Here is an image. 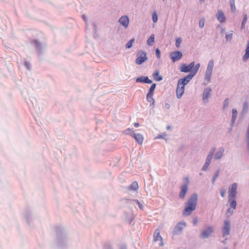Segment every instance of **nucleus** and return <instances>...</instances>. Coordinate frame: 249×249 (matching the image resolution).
Wrapping results in <instances>:
<instances>
[{
    "label": "nucleus",
    "instance_id": "nucleus-50",
    "mask_svg": "<svg viewBox=\"0 0 249 249\" xmlns=\"http://www.w3.org/2000/svg\"><path fill=\"white\" fill-rule=\"evenodd\" d=\"M200 0V1H203L204 0Z\"/></svg>",
    "mask_w": 249,
    "mask_h": 249
},
{
    "label": "nucleus",
    "instance_id": "nucleus-28",
    "mask_svg": "<svg viewBox=\"0 0 249 249\" xmlns=\"http://www.w3.org/2000/svg\"><path fill=\"white\" fill-rule=\"evenodd\" d=\"M156 84H153L150 88L149 89V91H148V94H153V93H154V90L155 89V88H156Z\"/></svg>",
    "mask_w": 249,
    "mask_h": 249
},
{
    "label": "nucleus",
    "instance_id": "nucleus-32",
    "mask_svg": "<svg viewBox=\"0 0 249 249\" xmlns=\"http://www.w3.org/2000/svg\"><path fill=\"white\" fill-rule=\"evenodd\" d=\"M182 39L180 37L177 38L176 40V46L178 48L180 47V44L181 43Z\"/></svg>",
    "mask_w": 249,
    "mask_h": 249
},
{
    "label": "nucleus",
    "instance_id": "nucleus-24",
    "mask_svg": "<svg viewBox=\"0 0 249 249\" xmlns=\"http://www.w3.org/2000/svg\"><path fill=\"white\" fill-rule=\"evenodd\" d=\"M133 128H128L125 130L124 131V133L126 135H130L132 137H133Z\"/></svg>",
    "mask_w": 249,
    "mask_h": 249
},
{
    "label": "nucleus",
    "instance_id": "nucleus-20",
    "mask_svg": "<svg viewBox=\"0 0 249 249\" xmlns=\"http://www.w3.org/2000/svg\"><path fill=\"white\" fill-rule=\"evenodd\" d=\"M153 77L154 80L157 81H160L162 79V77L160 75L159 71H156L154 73H153Z\"/></svg>",
    "mask_w": 249,
    "mask_h": 249
},
{
    "label": "nucleus",
    "instance_id": "nucleus-6",
    "mask_svg": "<svg viewBox=\"0 0 249 249\" xmlns=\"http://www.w3.org/2000/svg\"><path fill=\"white\" fill-rule=\"evenodd\" d=\"M186 184L181 186V191L179 193V196L182 199H184L185 196L188 191V184L189 183V179L188 178H186Z\"/></svg>",
    "mask_w": 249,
    "mask_h": 249
},
{
    "label": "nucleus",
    "instance_id": "nucleus-14",
    "mask_svg": "<svg viewBox=\"0 0 249 249\" xmlns=\"http://www.w3.org/2000/svg\"><path fill=\"white\" fill-rule=\"evenodd\" d=\"M119 22L125 28H126L129 24V18L127 16H123L119 19Z\"/></svg>",
    "mask_w": 249,
    "mask_h": 249
},
{
    "label": "nucleus",
    "instance_id": "nucleus-41",
    "mask_svg": "<svg viewBox=\"0 0 249 249\" xmlns=\"http://www.w3.org/2000/svg\"><path fill=\"white\" fill-rule=\"evenodd\" d=\"M162 138V137L161 135H159V136H157V138H158V139H160V138Z\"/></svg>",
    "mask_w": 249,
    "mask_h": 249
},
{
    "label": "nucleus",
    "instance_id": "nucleus-27",
    "mask_svg": "<svg viewBox=\"0 0 249 249\" xmlns=\"http://www.w3.org/2000/svg\"><path fill=\"white\" fill-rule=\"evenodd\" d=\"M230 6L231 8V10L232 12H235L236 10L235 5V0H230Z\"/></svg>",
    "mask_w": 249,
    "mask_h": 249
},
{
    "label": "nucleus",
    "instance_id": "nucleus-46",
    "mask_svg": "<svg viewBox=\"0 0 249 249\" xmlns=\"http://www.w3.org/2000/svg\"><path fill=\"white\" fill-rule=\"evenodd\" d=\"M83 18H84V20H85L86 18H85V17H84V16H83Z\"/></svg>",
    "mask_w": 249,
    "mask_h": 249
},
{
    "label": "nucleus",
    "instance_id": "nucleus-1",
    "mask_svg": "<svg viewBox=\"0 0 249 249\" xmlns=\"http://www.w3.org/2000/svg\"><path fill=\"white\" fill-rule=\"evenodd\" d=\"M197 196L196 194H193L188 199L186 203V207L183 212V215L184 216L189 215L194 211L196 206Z\"/></svg>",
    "mask_w": 249,
    "mask_h": 249
},
{
    "label": "nucleus",
    "instance_id": "nucleus-43",
    "mask_svg": "<svg viewBox=\"0 0 249 249\" xmlns=\"http://www.w3.org/2000/svg\"><path fill=\"white\" fill-rule=\"evenodd\" d=\"M167 128L168 129H170V127L169 126H167Z\"/></svg>",
    "mask_w": 249,
    "mask_h": 249
},
{
    "label": "nucleus",
    "instance_id": "nucleus-4",
    "mask_svg": "<svg viewBox=\"0 0 249 249\" xmlns=\"http://www.w3.org/2000/svg\"><path fill=\"white\" fill-rule=\"evenodd\" d=\"M213 65H214L213 60H210L208 63V66L207 68V70L206 71V74H205V78L208 80H210V78H211V75L212 73V71H213Z\"/></svg>",
    "mask_w": 249,
    "mask_h": 249
},
{
    "label": "nucleus",
    "instance_id": "nucleus-29",
    "mask_svg": "<svg viewBox=\"0 0 249 249\" xmlns=\"http://www.w3.org/2000/svg\"><path fill=\"white\" fill-rule=\"evenodd\" d=\"M134 38H132L130 40L126 45V48L129 49L132 47L133 43L134 42Z\"/></svg>",
    "mask_w": 249,
    "mask_h": 249
},
{
    "label": "nucleus",
    "instance_id": "nucleus-16",
    "mask_svg": "<svg viewBox=\"0 0 249 249\" xmlns=\"http://www.w3.org/2000/svg\"><path fill=\"white\" fill-rule=\"evenodd\" d=\"M217 20L220 23L225 22L226 21V17H225L224 14L222 10H218L217 15L216 16Z\"/></svg>",
    "mask_w": 249,
    "mask_h": 249
},
{
    "label": "nucleus",
    "instance_id": "nucleus-45",
    "mask_svg": "<svg viewBox=\"0 0 249 249\" xmlns=\"http://www.w3.org/2000/svg\"><path fill=\"white\" fill-rule=\"evenodd\" d=\"M83 18H84V20H85L86 18H85V17H84V16H83Z\"/></svg>",
    "mask_w": 249,
    "mask_h": 249
},
{
    "label": "nucleus",
    "instance_id": "nucleus-18",
    "mask_svg": "<svg viewBox=\"0 0 249 249\" xmlns=\"http://www.w3.org/2000/svg\"><path fill=\"white\" fill-rule=\"evenodd\" d=\"M137 82H143L147 84L152 83V81L151 80L148 78V77H141L136 79Z\"/></svg>",
    "mask_w": 249,
    "mask_h": 249
},
{
    "label": "nucleus",
    "instance_id": "nucleus-12",
    "mask_svg": "<svg viewBox=\"0 0 249 249\" xmlns=\"http://www.w3.org/2000/svg\"><path fill=\"white\" fill-rule=\"evenodd\" d=\"M214 152V149H213V151L208 155L207 158L206 160L205 164L204 165V166L202 168V169L203 170H206L207 169L208 166H209V165L211 163Z\"/></svg>",
    "mask_w": 249,
    "mask_h": 249
},
{
    "label": "nucleus",
    "instance_id": "nucleus-42",
    "mask_svg": "<svg viewBox=\"0 0 249 249\" xmlns=\"http://www.w3.org/2000/svg\"><path fill=\"white\" fill-rule=\"evenodd\" d=\"M225 105L227 103H228V99H227L225 101Z\"/></svg>",
    "mask_w": 249,
    "mask_h": 249
},
{
    "label": "nucleus",
    "instance_id": "nucleus-7",
    "mask_svg": "<svg viewBox=\"0 0 249 249\" xmlns=\"http://www.w3.org/2000/svg\"><path fill=\"white\" fill-rule=\"evenodd\" d=\"M237 189V184L236 183H233L231 187L229 188V199L230 201L231 199H233L236 195Z\"/></svg>",
    "mask_w": 249,
    "mask_h": 249
},
{
    "label": "nucleus",
    "instance_id": "nucleus-30",
    "mask_svg": "<svg viewBox=\"0 0 249 249\" xmlns=\"http://www.w3.org/2000/svg\"><path fill=\"white\" fill-rule=\"evenodd\" d=\"M152 96L153 94H149L147 93L146 98L148 102L152 103V104H153L154 103V100Z\"/></svg>",
    "mask_w": 249,
    "mask_h": 249
},
{
    "label": "nucleus",
    "instance_id": "nucleus-22",
    "mask_svg": "<svg viewBox=\"0 0 249 249\" xmlns=\"http://www.w3.org/2000/svg\"><path fill=\"white\" fill-rule=\"evenodd\" d=\"M129 189L131 191H136L139 188L138 183L136 181L133 182L129 186Z\"/></svg>",
    "mask_w": 249,
    "mask_h": 249
},
{
    "label": "nucleus",
    "instance_id": "nucleus-34",
    "mask_svg": "<svg viewBox=\"0 0 249 249\" xmlns=\"http://www.w3.org/2000/svg\"><path fill=\"white\" fill-rule=\"evenodd\" d=\"M232 31H231L229 34L226 35V38L227 40H231L232 37Z\"/></svg>",
    "mask_w": 249,
    "mask_h": 249
},
{
    "label": "nucleus",
    "instance_id": "nucleus-11",
    "mask_svg": "<svg viewBox=\"0 0 249 249\" xmlns=\"http://www.w3.org/2000/svg\"><path fill=\"white\" fill-rule=\"evenodd\" d=\"M213 231V230L212 227H207L205 230L202 231L200 236L202 238L208 237L211 235Z\"/></svg>",
    "mask_w": 249,
    "mask_h": 249
},
{
    "label": "nucleus",
    "instance_id": "nucleus-44",
    "mask_svg": "<svg viewBox=\"0 0 249 249\" xmlns=\"http://www.w3.org/2000/svg\"><path fill=\"white\" fill-rule=\"evenodd\" d=\"M83 18H84V20H85L86 18H85V17H84V16H83Z\"/></svg>",
    "mask_w": 249,
    "mask_h": 249
},
{
    "label": "nucleus",
    "instance_id": "nucleus-13",
    "mask_svg": "<svg viewBox=\"0 0 249 249\" xmlns=\"http://www.w3.org/2000/svg\"><path fill=\"white\" fill-rule=\"evenodd\" d=\"M186 226L184 222L178 223L175 227L174 232L175 234H178V232H181L183 228Z\"/></svg>",
    "mask_w": 249,
    "mask_h": 249
},
{
    "label": "nucleus",
    "instance_id": "nucleus-25",
    "mask_svg": "<svg viewBox=\"0 0 249 249\" xmlns=\"http://www.w3.org/2000/svg\"><path fill=\"white\" fill-rule=\"evenodd\" d=\"M154 35H152L150 36L149 37V38L147 40V43L148 45L151 46L152 45V43L154 41Z\"/></svg>",
    "mask_w": 249,
    "mask_h": 249
},
{
    "label": "nucleus",
    "instance_id": "nucleus-36",
    "mask_svg": "<svg viewBox=\"0 0 249 249\" xmlns=\"http://www.w3.org/2000/svg\"><path fill=\"white\" fill-rule=\"evenodd\" d=\"M156 55L157 58H160V52L159 49H157L156 50Z\"/></svg>",
    "mask_w": 249,
    "mask_h": 249
},
{
    "label": "nucleus",
    "instance_id": "nucleus-33",
    "mask_svg": "<svg viewBox=\"0 0 249 249\" xmlns=\"http://www.w3.org/2000/svg\"><path fill=\"white\" fill-rule=\"evenodd\" d=\"M205 24V19L204 18H201L200 19L199 21V26L200 28H203Z\"/></svg>",
    "mask_w": 249,
    "mask_h": 249
},
{
    "label": "nucleus",
    "instance_id": "nucleus-38",
    "mask_svg": "<svg viewBox=\"0 0 249 249\" xmlns=\"http://www.w3.org/2000/svg\"><path fill=\"white\" fill-rule=\"evenodd\" d=\"M193 222H194V225H196L197 223V218H195L193 220Z\"/></svg>",
    "mask_w": 249,
    "mask_h": 249
},
{
    "label": "nucleus",
    "instance_id": "nucleus-21",
    "mask_svg": "<svg viewBox=\"0 0 249 249\" xmlns=\"http://www.w3.org/2000/svg\"><path fill=\"white\" fill-rule=\"evenodd\" d=\"M211 91V89L210 88H207L205 89L203 92V100H207L210 94V92Z\"/></svg>",
    "mask_w": 249,
    "mask_h": 249
},
{
    "label": "nucleus",
    "instance_id": "nucleus-48",
    "mask_svg": "<svg viewBox=\"0 0 249 249\" xmlns=\"http://www.w3.org/2000/svg\"><path fill=\"white\" fill-rule=\"evenodd\" d=\"M139 206H140V208H141V205L139 204Z\"/></svg>",
    "mask_w": 249,
    "mask_h": 249
},
{
    "label": "nucleus",
    "instance_id": "nucleus-37",
    "mask_svg": "<svg viewBox=\"0 0 249 249\" xmlns=\"http://www.w3.org/2000/svg\"><path fill=\"white\" fill-rule=\"evenodd\" d=\"M226 194V190L222 189L220 191V194L222 197H224Z\"/></svg>",
    "mask_w": 249,
    "mask_h": 249
},
{
    "label": "nucleus",
    "instance_id": "nucleus-49",
    "mask_svg": "<svg viewBox=\"0 0 249 249\" xmlns=\"http://www.w3.org/2000/svg\"><path fill=\"white\" fill-rule=\"evenodd\" d=\"M139 206H140V208H141V205L139 204Z\"/></svg>",
    "mask_w": 249,
    "mask_h": 249
},
{
    "label": "nucleus",
    "instance_id": "nucleus-9",
    "mask_svg": "<svg viewBox=\"0 0 249 249\" xmlns=\"http://www.w3.org/2000/svg\"><path fill=\"white\" fill-rule=\"evenodd\" d=\"M154 240L155 242H159V246H162L163 245L162 238L160 235L159 230H156L154 233Z\"/></svg>",
    "mask_w": 249,
    "mask_h": 249
},
{
    "label": "nucleus",
    "instance_id": "nucleus-26",
    "mask_svg": "<svg viewBox=\"0 0 249 249\" xmlns=\"http://www.w3.org/2000/svg\"><path fill=\"white\" fill-rule=\"evenodd\" d=\"M223 151L224 150L223 149H220V150L218 152H217L215 155L214 158L215 159H220L222 156Z\"/></svg>",
    "mask_w": 249,
    "mask_h": 249
},
{
    "label": "nucleus",
    "instance_id": "nucleus-5",
    "mask_svg": "<svg viewBox=\"0 0 249 249\" xmlns=\"http://www.w3.org/2000/svg\"><path fill=\"white\" fill-rule=\"evenodd\" d=\"M195 62H192L190 63L188 65H186L185 64H183L180 68V70L181 72H188L190 71L191 72L195 68Z\"/></svg>",
    "mask_w": 249,
    "mask_h": 249
},
{
    "label": "nucleus",
    "instance_id": "nucleus-19",
    "mask_svg": "<svg viewBox=\"0 0 249 249\" xmlns=\"http://www.w3.org/2000/svg\"><path fill=\"white\" fill-rule=\"evenodd\" d=\"M229 202L230 203V208L227 210V213H231V209H232V210H233L236 208V202L235 200L232 199L230 201L229 200Z\"/></svg>",
    "mask_w": 249,
    "mask_h": 249
},
{
    "label": "nucleus",
    "instance_id": "nucleus-39",
    "mask_svg": "<svg viewBox=\"0 0 249 249\" xmlns=\"http://www.w3.org/2000/svg\"><path fill=\"white\" fill-rule=\"evenodd\" d=\"M134 126L135 127H137L139 126V124L138 123H134Z\"/></svg>",
    "mask_w": 249,
    "mask_h": 249
},
{
    "label": "nucleus",
    "instance_id": "nucleus-17",
    "mask_svg": "<svg viewBox=\"0 0 249 249\" xmlns=\"http://www.w3.org/2000/svg\"><path fill=\"white\" fill-rule=\"evenodd\" d=\"M139 144H142L143 141V136L139 133L134 134L133 137Z\"/></svg>",
    "mask_w": 249,
    "mask_h": 249
},
{
    "label": "nucleus",
    "instance_id": "nucleus-10",
    "mask_svg": "<svg viewBox=\"0 0 249 249\" xmlns=\"http://www.w3.org/2000/svg\"><path fill=\"white\" fill-rule=\"evenodd\" d=\"M230 224L228 220L224 221V225L222 228V232L223 236L228 235L230 233Z\"/></svg>",
    "mask_w": 249,
    "mask_h": 249
},
{
    "label": "nucleus",
    "instance_id": "nucleus-23",
    "mask_svg": "<svg viewBox=\"0 0 249 249\" xmlns=\"http://www.w3.org/2000/svg\"><path fill=\"white\" fill-rule=\"evenodd\" d=\"M249 58V40L248 42L247 46L246 49V53L243 57V58L245 60H247Z\"/></svg>",
    "mask_w": 249,
    "mask_h": 249
},
{
    "label": "nucleus",
    "instance_id": "nucleus-8",
    "mask_svg": "<svg viewBox=\"0 0 249 249\" xmlns=\"http://www.w3.org/2000/svg\"><path fill=\"white\" fill-rule=\"evenodd\" d=\"M170 56L172 61L174 62L180 59L182 57V54L180 51H175L172 52Z\"/></svg>",
    "mask_w": 249,
    "mask_h": 249
},
{
    "label": "nucleus",
    "instance_id": "nucleus-40",
    "mask_svg": "<svg viewBox=\"0 0 249 249\" xmlns=\"http://www.w3.org/2000/svg\"><path fill=\"white\" fill-rule=\"evenodd\" d=\"M232 113H233V114H235L236 113V110L234 109H232Z\"/></svg>",
    "mask_w": 249,
    "mask_h": 249
},
{
    "label": "nucleus",
    "instance_id": "nucleus-2",
    "mask_svg": "<svg viewBox=\"0 0 249 249\" xmlns=\"http://www.w3.org/2000/svg\"><path fill=\"white\" fill-rule=\"evenodd\" d=\"M200 68V64L197 63L195 65V68L191 72L183 78H181L178 80V84L183 88L186 85L196 74Z\"/></svg>",
    "mask_w": 249,
    "mask_h": 249
},
{
    "label": "nucleus",
    "instance_id": "nucleus-35",
    "mask_svg": "<svg viewBox=\"0 0 249 249\" xmlns=\"http://www.w3.org/2000/svg\"><path fill=\"white\" fill-rule=\"evenodd\" d=\"M247 20V15L246 14H245L244 15V18H243V20L242 23V27L243 26H244Z\"/></svg>",
    "mask_w": 249,
    "mask_h": 249
},
{
    "label": "nucleus",
    "instance_id": "nucleus-3",
    "mask_svg": "<svg viewBox=\"0 0 249 249\" xmlns=\"http://www.w3.org/2000/svg\"><path fill=\"white\" fill-rule=\"evenodd\" d=\"M137 58L136 59V63L138 65H141L147 59L146 57V53L143 51H140L138 52L137 54Z\"/></svg>",
    "mask_w": 249,
    "mask_h": 249
},
{
    "label": "nucleus",
    "instance_id": "nucleus-15",
    "mask_svg": "<svg viewBox=\"0 0 249 249\" xmlns=\"http://www.w3.org/2000/svg\"><path fill=\"white\" fill-rule=\"evenodd\" d=\"M185 88L178 84L176 89V94L178 98H180L184 92Z\"/></svg>",
    "mask_w": 249,
    "mask_h": 249
},
{
    "label": "nucleus",
    "instance_id": "nucleus-31",
    "mask_svg": "<svg viewBox=\"0 0 249 249\" xmlns=\"http://www.w3.org/2000/svg\"><path fill=\"white\" fill-rule=\"evenodd\" d=\"M152 19L154 23H156L158 21V15L156 12H154L152 14Z\"/></svg>",
    "mask_w": 249,
    "mask_h": 249
},
{
    "label": "nucleus",
    "instance_id": "nucleus-47",
    "mask_svg": "<svg viewBox=\"0 0 249 249\" xmlns=\"http://www.w3.org/2000/svg\"><path fill=\"white\" fill-rule=\"evenodd\" d=\"M137 202H138V203L139 204H140V203H139V202L138 201H137Z\"/></svg>",
    "mask_w": 249,
    "mask_h": 249
}]
</instances>
